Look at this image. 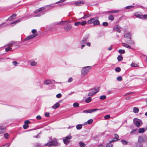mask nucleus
Returning a JSON list of instances; mask_svg holds the SVG:
<instances>
[{
    "label": "nucleus",
    "mask_w": 147,
    "mask_h": 147,
    "mask_svg": "<svg viewBox=\"0 0 147 147\" xmlns=\"http://www.w3.org/2000/svg\"><path fill=\"white\" fill-rule=\"evenodd\" d=\"M63 23L65 24L66 26L64 27V29L66 31H68L70 30L72 28L71 25L68 24V22L67 21H63L61 22H57L55 23V24H63Z\"/></svg>",
    "instance_id": "nucleus-1"
},
{
    "label": "nucleus",
    "mask_w": 147,
    "mask_h": 147,
    "mask_svg": "<svg viewBox=\"0 0 147 147\" xmlns=\"http://www.w3.org/2000/svg\"><path fill=\"white\" fill-rule=\"evenodd\" d=\"M91 68L90 66H87L83 67L81 70V74L84 75L87 74Z\"/></svg>",
    "instance_id": "nucleus-2"
},
{
    "label": "nucleus",
    "mask_w": 147,
    "mask_h": 147,
    "mask_svg": "<svg viewBox=\"0 0 147 147\" xmlns=\"http://www.w3.org/2000/svg\"><path fill=\"white\" fill-rule=\"evenodd\" d=\"M58 144V142L57 140L54 139L52 140L50 142L45 144V146H56Z\"/></svg>",
    "instance_id": "nucleus-3"
},
{
    "label": "nucleus",
    "mask_w": 147,
    "mask_h": 147,
    "mask_svg": "<svg viewBox=\"0 0 147 147\" xmlns=\"http://www.w3.org/2000/svg\"><path fill=\"white\" fill-rule=\"evenodd\" d=\"M146 136L143 134L139 136L138 141L140 143H142L146 141Z\"/></svg>",
    "instance_id": "nucleus-4"
},
{
    "label": "nucleus",
    "mask_w": 147,
    "mask_h": 147,
    "mask_svg": "<svg viewBox=\"0 0 147 147\" xmlns=\"http://www.w3.org/2000/svg\"><path fill=\"white\" fill-rule=\"evenodd\" d=\"M84 3V1L83 0H79L74 2L73 5H75L77 6H81Z\"/></svg>",
    "instance_id": "nucleus-5"
},
{
    "label": "nucleus",
    "mask_w": 147,
    "mask_h": 147,
    "mask_svg": "<svg viewBox=\"0 0 147 147\" xmlns=\"http://www.w3.org/2000/svg\"><path fill=\"white\" fill-rule=\"evenodd\" d=\"M72 138V137L70 136H68L63 138V142L65 144H67L69 142V140Z\"/></svg>",
    "instance_id": "nucleus-6"
},
{
    "label": "nucleus",
    "mask_w": 147,
    "mask_h": 147,
    "mask_svg": "<svg viewBox=\"0 0 147 147\" xmlns=\"http://www.w3.org/2000/svg\"><path fill=\"white\" fill-rule=\"evenodd\" d=\"M89 36L88 35L83 37L82 39L81 40L80 42V44L85 45L88 39V38Z\"/></svg>",
    "instance_id": "nucleus-7"
},
{
    "label": "nucleus",
    "mask_w": 147,
    "mask_h": 147,
    "mask_svg": "<svg viewBox=\"0 0 147 147\" xmlns=\"http://www.w3.org/2000/svg\"><path fill=\"white\" fill-rule=\"evenodd\" d=\"M38 35V34H33L27 36L25 39V40H28L31 39Z\"/></svg>",
    "instance_id": "nucleus-8"
},
{
    "label": "nucleus",
    "mask_w": 147,
    "mask_h": 147,
    "mask_svg": "<svg viewBox=\"0 0 147 147\" xmlns=\"http://www.w3.org/2000/svg\"><path fill=\"white\" fill-rule=\"evenodd\" d=\"M121 28V27L120 26L118 25H116L114 27V29L115 30L117 31L118 32H121V30L120 29Z\"/></svg>",
    "instance_id": "nucleus-9"
},
{
    "label": "nucleus",
    "mask_w": 147,
    "mask_h": 147,
    "mask_svg": "<svg viewBox=\"0 0 147 147\" xmlns=\"http://www.w3.org/2000/svg\"><path fill=\"white\" fill-rule=\"evenodd\" d=\"M52 83L51 81L49 80H46L44 82V84L45 85H48Z\"/></svg>",
    "instance_id": "nucleus-10"
},
{
    "label": "nucleus",
    "mask_w": 147,
    "mask_h": 147,
    "mask_svg": "<svg viewBox=\"0 0 147 147\" xmlns=\"http://www.w3.org/2000/svg\"><path fill=\"white\" fill-rule=\"evenodd\" d=\"M16 14H13L12 15L9 17L7 20L11 21L13 19H15L16 17Z\"/></svg>",
    "instance_id": "nucleus-11"
},
{
    "label": "nucleus",
    "mask_w": 147,
    "mask_h": 147,
    "mask_svg": "<svg viewBox=\"0 0 147 147\" xmlns=\"http://www.w3.org/2000/svg\"><path fill=\"white\" fill-rule=\"evenodd\" d=\"M24 18V17L22 18H20V19L17 20H16L14 22H12L10 24H16L20 22V20L23 19Z\"/></svg>",
    "instance_id": "nucleus-12"
},
{
    "label": "nucleus",
    "mask_w": 147,
    "mask_h": 147,
    "mask_svg": "<svg viewBox=\"0 0 147 147\" xmlns=\"http://www.w3.org/2000/svg\"><path fill=\"white\" fill-rule=\"evenodd\" d=\"M114 136L115 138H114V140L110 141V142H112L117 140L118 138H119L118 135L116 134H115L114 135Z\"/></svg>",
    "instance_id": "nucleus-13"
},
{
    "label": "nucleus",
    "mask_w": 147,
    "mask_h": 147,
    "mask_svg": "<svg viewBox=\"0 0 147 147\" xmlns=\"http://www.w3.org/2000/svg\"><path fill=\"white\" fill-rule=\"evenodd\" d=\"M135 16L136 17L141 19H143V15L139 13H136L134 14Z\"/></svg>",
    "instance_id": "nucleus-14"
},
{
    "label": "nucleus",
    "mask_w": 147,
    "mask_h": 147,
    "mask_svg": "<svg viewBox=\"0 0 147 147\" xmlns=\"http://www.w3.org/2000/svg\"><path fill=\"white\" fill-rule=\"evenodd\" d=\"M60 104L59 102H57L52 107V108L53 109H56L58 108Z\"/></svg>",
    "instance_id": "nucleus-15"
},
{
    "label": "nucleus",
    "mask_w": 147,
    "mask_h": 147,
    "mask_svg": "<svg viewBox=\"0 0 147 147\" xmlns=\"http://www.w3.org/2000/svg\"><path fill=\"white\" fill-rule=\"evenodd\" d=\"M45 9V8L44 7H42L38 9L35 10L34 11V13H37L38 12H40L41 11L44 10Z\"/></svg>",
    "instance_id": "nucleus-16"
},
{
    "label": "nucleus",
    "mask_w": 147,
    "mask_h": 147,
    "mask_svg": "<svg viewBox=\"0 0 147 147\" xmlns=\"http://www.w3.org/2000/svg\"><path fill=\"white\" fill-rule=\"evenodd\" d=\"M5 131V129L3 126L0 127V134H2Z\"/></svg>",
    "instance_id": "nucleus-17"
},
{
    "label": "nucleus",
    "mask_w": 147,
    "mask_h": 147,
    "mask_svg": "<svg viewBox=\"0 0 147 147\" xmlns=\"http://www.w3.org/2000/svg\"><path fill=\"white\" fill-rule=\"evenodd\" d=\"M16 42L14 41H11L9 43H8L6 45V46H12L13 44H15Z\"/></svg>",
    "instance_id": "nucleus-18"
},
{
    "label": "nucleus",
    "mask_w": 147,
    "mask_h": 147,
    "mask_svg": "<svg viewBox=\"0 0 147 147\" xmlns=\"http://www.w3.org/2000/svg\"><path fill=\"white\" fill-rule=\"evenodd\" d=\"M135 124L137 127H140V121L138 120L136 121L135 122Z\"/></svg>",
    "instance_id": "nucleus-19"
},
{
    "label": "nucleus",
    "mask_w": 147,
    "mask_h": 147,
    "mask_svg": "<svg viewBox=\"0 0 147 147\" xmlns=\"http://www.w3.org/2000/svg\"><path fill=\"white\" fill-rule=\"evenodd\" d=\"M122 45L124 47H126L128 49H131V47L130 46H129V45H128V44H127L126 43H122Z\"/></svg>",
    "instance_id": "nucleus-20"
},
{
    "label": "nucleus",
    "mask_w": 147,
    "mask_h": 147,
    "mask_svg": "<svg viewBox=\"0 0 147 147\" xmlns=\"http://www.w3.org/2000/svg\"><path fill=\"white\" fill-rule=\"evenodd\" d=\"M124 38H129L131 39V37L130 35V33H127L125 34L124 36Z\"/></svg>",
    "instance_id": "nucleus-21"
},
{
    "label": "nucleus",
    "mask_w": 147,
    "mask_h": 147,
    "mask_svg": "<svg viewBox=\"0 0 147 147\" xmlns=\"http://www.w3.org/2000/svg\"><path fill=\"white\" fill-rule=\"evenodd\" d=\"M92 90L95 92V93H96L99 91V87H96L92 89Z\"/></svg>",
    "instance_id": "nucleus-22"
},
{
    "label": "nucleus",
    "mask_w": 147,
    "mask_h": 147,
    "mask_svg": "<svg viewBox=\"0 0 147 147\" xmlns=\"http://www.w3.org/2000/svg\"><path fill=\"white\" fill-rule=\"evenodd\" d=\"M95 94V92L92 89L91 91L88 94V95L89 96H92Z\"/></svg>",
    "instance_id": "nucleus-23"
},
{
    "label": "nucleus",
    "mask_w": 147,
    "mask_h": 147,
    "mask_svg": "<svg viewBox=\"0 0 147 147\" xmlns=\"http://www.w3.org/2000/svg\"><path fill=\"white\" fill-rule=\"evenodd\" d=\"M145 131V129L144 128H140L138 129V132L140 133H143Z\"/></svg>",
    "instance_id": "nucleus-24"
},
{
    "label": "nucleus",
    "mask_w": 147,
    "mask_h": 147,
    "mask_svg": "<svg viewBox=\"0 0 147 147\" xmlns=\"http://www.w3.org/2000/svg\"><path fill=\"white\" fill-rule=\"evenodd\" d=\"M139 111V110L138 108L134 107L133 109V112L135 113H138Z\"/></svg>",
    "instance_id": "nucleus-25"
},
{
    "label": "nucleus",
    "mask_w": 147,
    "mask_h": 147,
    "mask_svg": "<svg viewBox=\"0 0 147 147\" xmlns=\"http://www.w3.org/2000/svg\"><path fill=\"white\" fill-rule=\"evenodd\" d=\"M92 100V98L90 97H88L86 99L85 102L86 103H89Z\"/></svg>",
    "instance_id": "nucleus-26"
},
{
    "label": "nucleus",
    "mask_w": 147,
    "mask_h": 147,
    "mask_svg": "<svg viewBox=\"0 0 147 147\" xmlns=\"http://www.w3.org/2000/svg\"><path fill=\"white\" fill-rule=\"evenodd\" d=\"M119 10L114 11V10H112L109 11L107 12L108 13H116L118 12H119Z\"/></svg>",
    "instance_id": "nucleus-27"
},
{
    "label": "nucleus",
    "mask_w": 147,
    "mask_h": 147,
    "mask_svg": "<svg viewBox=\"0 0 147 147\" xmlns=\"http://www.w3.org/2000/svg\"><path fill=\"white\" fill-rule=\"evenodd\" d=\"M79 144L80 147H84L85 146V144L82 142H79Z\"/></svg>",
    "instance_id": "nucleus-28"
},
{
    "label": "nucleus",
    "mask_w": 147,
    "mask_h": 147,
    "mask_svg": "<svg viewBox=\"0 0 147 147\" xmlns=\"http://www.w3.org/2000/svg\"><path fill=\"white\" fill-rule=\"evenodd\" d=\"M76 127L78 129H80L82 128V124H78L76 126Z\"/></svg>",
    "instance_id": "nucleus-29"
},
{
    "label": "nucleus",
    "mask_w": 147,
    "mask_h": 147,
    "mask_svg": "<svg viewBox=\"0 0 147 147\" xmlns=\"http://www.w3.org/2000/svg\"><path fill=\"white\" fill-rule=\"evenodd\" d=\"M37 64L36 62L35 61H32L30 63V65L32 66H36Z\"/></svg>",
    "instance_id": "nucleus-30"
},
{
    "label": "nucleus",
    "mask_w": 147,
    "mask_h": 147,
    "mask_svg": "<svg viewBox=\"0 0 147 147\" xmlns=\"http://www.w3.org/2000/svg\"><path fill=\"white\" fill-rule=\"evenodd\" d=\"M93 24L94 25H99V21L97 19L95 21L94 23Z\"/></svg>",
    "instance_id": "nucleus-31"
},
{
    "label": "nucleus",
    "mask_w": 147,
    "mask_h": 147,
    "mask_svg": "<svg viewBox=\"0 0 147 147\" xmlns=\"http://www.w3.org/2000/svg\"><path fill=\"white\" fill-rule=\"evenodd\" d=\"M117 59L119 61H121L123 59V57L121 55L118 56L117 57Z\"/></svg>",
    "instance_id": "nucleus-32"
},
{
    "label": "nucleus",
    "mask_w": 147,
    "mask_h": 147,
    "mask_svg": "<svg viewBox=\"0 0 147 147\" xmlns=\"http://www.w3.org/2000/svg\"><path fill=\"white\" fill-rule=\"evenodd\" d=\"M106 98V96L105 95H102L99 98L100 100H104Z\"/></svg>",
    "instance_id": "nucleus-33"
},
{
    "label": "nucleus",
    "mask_w": 147,
    "mask_h": 147,
    "mask_svg": "<svg viewBox=\"0 0 147 147\" xmlns=\"http://www.w3.org/2000/svg\"><path fill=\"white\" fill-rule=\"evenodd\" d=\"M54 7V5L53 4H51L49 5H48L46 6V7H47L48 8H52Z\"/></svg>",
    "instance_id": "nucleus-34"
},
{
    "label": "nucleus",
    "mask_w": 147,
    "mask_h": 147,
    "mask_svg": "<svg viewBox=\"0 0 147 147\" xmlns=\"http://www.w3.org/2000/svg\"><path fill=\"white\" fill-rule=\"evenodd\" d=\"M73 106L74 107H79V104L77 102H75L73 104Z\"/></svg>",
    "instance_id": "nucleus-35"
},
{
    "label": "nucleus",
    "mask_w": 147,
    "mask_h": 147,
    "mask_svg": "<svg viewBox=\"0 0 147 147\" xmlns=\"http://www.w3.org/2000/svg\"><path fill=\"white\" fill-rule=\"evenodd\" d=\"M83 13L84 15V16L80 18V19H85L89 16V15L88 14L85 15H84V13Z\"/></svg>",
    "instance_id": "nucleus-36"
},
{
    "label": "nucleus",
    "mask_w": 147,
    "mask_h": 147,
    "mask_svg": "<svg viewBox=\"0 0 147 147\" xmlns=\"http://www.w3.org/2000/svg\"><path fill=\"white\" fill-rule=\"evenodd\" d=\"M99 109H92L91 110H90V113H92V112L96 111H97Z\"/></svg>",
    "instance_id": "nucleus-37"
},
{
    "label": "nucleus",
    "mask_w": 147,
    "mask_h": 147,
    "mask_svg": "<svg viewBox=\"0 0 147 147\" xmlns=\"http://www.w3.org/2000/svg\"><path fill=\"white\" fill-rule=\"evenodd\" d=\"M121 142L124 145H127V144L128 142H127L124 140H121Z\"/></svg>",
    "instance_id": "nucleus-38"
},
{
    "label": "nucleus",
    "mask_w": 147,
    "mask_h": 147,
    "mask_svg": "<svg viewBox=\"0 0 147 147\" xmlns=\"http://www.w3.org/2000/svg\"><path fill=\"white\" fill-rule=\"evenodd\" d=\"M119 52L121 54H124L125 53V51L124 50L120 49L119 50Z\"/></svg>",
    "instance_id": "nucleus-39"
},
{
    "label": "nucleus",
    "mask_w": 147,
    "mask_h": 147,
    "mask_svg": "<svg viewBox=\"0 0 147 147\" xmlns=\"http://www.w3.org/2000/svg\"><path fill=\"white\" fill-rule=\"evenodd\" d=\"M114 19V17L112 15H110L109 17V19L110 20H113Z\"/></svg>",
    "instance_id": "nucleus-40"
},
{
    "label": "nucleus",
    "mask_w": 147,
    "mask_h": 147,
    "mask_svg": "<svg viewBox=\"0 0 147 147\" xmlns=\"http://www.w3.org/2000/svg\"><path fill=\"white\" fill-rule=\"evenodd\" d=\"M93 122V120L92 119H90L89 120H88L87 122L88 123V124H91Z\"/></svg>",
    "instance_id": "nucleus-41"
},
{
    "label": "nucleus",
    "mask_w": 147,
    "mask_h": 147,
    "mask_svg": "<svg viewBox=\"0 0 147 147\" xmlns=\"http://www.w3.org/2000/svg\"><path fill=\"white\" fill-rule=\"evenodd\" d=\"M126 42L131 45H133L134 44V42L131 40L127 41Z\"/></svg>",
    "instance_id": "nucleus-42"
},
{
    "label": "nucleus",
    "mask_w": 147,
    "mask_h": 147,
    "mask_svg": "<svg viewBox=\"0 0 147 147\" xmlns=\"http://www.w3.org/2000/svg\"><path fill=\"white\" fill-rule=\"evenodd\" d=\"M5 51L7 52L9 51H12V48L10 47H8L5 49Z\"/></svg>",
    "instance_id": "nucleus-43"
},
{
    "label": "nucleus",
    "mask_w": 147,
    "mask_h": 147,
    "mask_svg": "<svg viewBox=\"0 0 147 147\" xmlns=\"http://www.w3.org/2000/svg\"><path fill=\"white\" fill-rule=\"evenodd\" d=\"M66 0H60V1L56 2V3H55L54 4H57L60 3H62L65 1Z\"/></svg>",
    "instance_id": "nucleus-44"
},
{
    "label": "nucleus",
    "mask_w": 147,
    "mask_h": 147,
    "mask_svg": "<svg viewBox=\"0 0 147 147\" xmlns=\"http://www.w3.org/2000/svg\"><path fill=\"white\" fill-rule=\"evenodd\" d=\"M111 143L109 142V143L107 144L106 147H113Z\"/></svg>",
    "instance_id": "nucleus-45"
},
{
    "label": "nucleus",
    "mask_w": 147,
    "mask_h": 147,
    "mask_svg": "<svg viewBox=\"0 0 147 147\" xmlns=\"http://www.w3.org/2000/svg\"><path fill=\"white\" fill-rule=\"evenodd\" d=\"M115 71L117 72H119L121 71V68L119 67H117L115 69Z\"/></svg>",
    "instance_id": "nucleus-46"
},
{
    "label": "nucleus",
    "mask_w": 147,
    "mask_h": 147,
    "mask_svg": "<svg viewBox=\"0 0 147 147\" xmlns=\"http://www.w3.org/2000/svg\"><path fill=\"white\" fill-rule=\"evenodd\" d=\"M4 136L5 138L7 139L9 136V135L7 133H6L4 134Z\"/></svg>",
    "instance_id": "nucleus-47"
},
{
    "label": "nucleus",
    "mask_w": 147,
    "mask_h": 147,
    "mask_svg": "<svg viewBox=\"0 0 147 147\" xmlns=\"http://www.w3.org/2000/svg\"><path fill=\"white\" fill-rule=\"evenodd\" d=\"M12 63L15 66H16L18 64V63L16 61H13L12 62Z\"/></svg>",
    "instance_id": "nucleus-48"
},
{
    "label": "nucleus",
    "mask_w": 147,
    "mask_h": 147,
    "mask_svg": "<svg viewBox=\"0 0 147 147\" xmlns=\"http://www.w3.org/2000/svg\"><path fill=\"white\" fill-rule=\"evenodd\" d=\"M117 79L118 81H120L122 80V78L121 76H119L117 78Z\"/></svg>",
    "instance_id": "nucleus-49"
},
{
    "label": "nucleus",
    "mask_w": 147,
    "mask_h": 147,
    "mask_svg": "<svg viewBox=\"0 0 147 147\" xmlns=\"http://www.w3.org/2000/svg\"><path fill=\"white\" fill-rule=\"evenodd\" d=\"M28 127H29V125H28V124H25L23 125V128L25 129H27Z\"/></svg>",
    "instance_id": "nucleus-50"
},
{
    "label": "nucleus",
    "mask_w": 147,
    "mask_h": 147,
    "mask_svg": "<svg viewBox=\"0 0 147 147\" xmlns=\"http://www.w3.org/2000/svg\"><path fill=\"white\" fill-rule=\"evenodd\" d=\"M93 18H91L90 20L88 21V23L90 24L92 23H93Z\"/></svg>",
    "instance_id": "nucleus-51"
},
{
    "label": "nucleus",
    "mask_w": 147,
    "mask_h": 147,
    "mask_svg": "<svg viewBox=\"0 0 147 147\" xmlns=\"http://www.w3.org/2000/svg\"><path fill=\"white\" fill-rule=\"evenodd\" d=\"M10 144L9 143H7L3 145L2 146L3 147H9Z\"/></svg>",
    "instance_id": "nucleus-52"
},
{
    "label": "nucleus",
    "mask_w": 147,
    "mask_h": 147,
    "mask_svg": "<svg viewBox=\"0 0 147 147\" xmlns=\"http://www.w3.org/2000/svg\"><path fill=\"white\" fill-rule=\"evenodd\" d=\"M102 25L104 26H107L108 25V24L107 22H103L102 23Z\"/></svg>",
    "instance_id": "nucleus-53"
},
{
    "label": "nucleus",
    "mask_w": 147,
    "mask_h": 147,
    "mask_svg": "<svg viewBox=\"0 0 147 147\" xmlns=\"http://www.w3.org/2000/svg\"><path fill=\"white\" fill-rule=\"evenodd\" d=\"M80 22H77L74 23V25L76 26H79L80 25Z\"/></svg>",
    "instance_id": "nucleus-54"
},
{
    "label": "nucleus",
    "mask_w": 147,
    "mask_h": 147,
    "mask_svg": "<svg viewBox=\"0 0 147 147\" xmlns=\"http://www.w3.org/2000/svg\"><path fill=\"white\" fill-rule=\"evenodd\" d=\"M134 6H128L126 7L125 8L127 9H131Z\"/></svg>",
    "instance_id": "nucleus-55"
},
{
    "label": "nucleus",
    "mask_w": 147,
    "mask_h": 147,
    "mask_svg": "<svg viewBox=\"0 0 147 147\" xmlns=\"http://www.w3.org/2000/svg\"><path fill=\"white\" fill-rule=\"evenodd\" d=\"M86 24V22L85 21H83L82 22L81 25L84 26Z\"/></svg>",
    "instance_id": "nucleus-56"
},
{
    "label": "nucleus",
    "mask_w": 147,
    "mask_h": 147,
    "mask_svg": "<svg viewBox=\"0 0 147 147\" xmlns=\"http://www.w3.org/2000/svg\"><path fill=\"white\" fill-rule=\"evenodd\" d=\"M110 115H105V119H108L110 118Z\"/></svg>",
    "instance_id": "nucleus-57"
},
{
    "label": "nucleus",
    "mask_w": 147,
    "mask_h": 147,
    "mask_svg": "<svg viewBox=\"0 0 147 147\" xmlns=\"http://www.w3.org/2000/svg\"><path fill=\"white\" fill-rule=\"evenodd\" d=\"M72 80H73L72 78L71 77H70V78H69V79L68 82H69L70 83V82H72Z\"/></svg>",
    "instance_id": "nucleus-58"
},
{
    "label": "nucleus",
    "mask_w": 147,
    "mask_h": 147,
    "mask_svg": "<svg viewBox=\"0 0 147 147\" xmlns=\"http://www.w3.org/2000/svg\"><path fill=\"white\" fill-rule=\"evenodd\" d=\"M84 113H90V110H85L83 111Z\"/></svg>",
    "instance_id": "nucleus-59"
},
{
    "label": "nucleus",
    "mask_w": 147,
    "mask_h": 147,
    "mask_svg": "<svg viewBox=\"0 0 147 147\" xmlns=\"http://www.w3.org/2000/svg\"><path fill=\"white\" fill-rule=\"evenodd\" d=\"M32 32L34 34H35V33L36 32V30L35 29H33L32 30Z\"/></svg>",
    "instance_id": "nucleus-60"
},
{
    "label": "nucleus",
    "mask_w": 147,
    "mask_h": 147,
    "mask_svg": "<svg viewBox=\"0 0 147 147\" xmlns=\"http://www.w3.org/2000/svg\"><path fill=\"white\" fill-rule=\"evenodd\" d=\"M61 94L60 93L56 95V97L57 98H60L61 97Z\"/></svg>",
    "instance_id": "nucleus-61"
},
{
    "label": "nucleus",
    "mask_w": 147,
    "mask_h": 147,
    "mask_svg": "<svg viewBox=\"0 0 147 147\" xmlns=\"http://www.w3.org/2000/svg\"><path fill=\"white\" fill-rule=\"evenodd\" d=\"M36 118L38 120H40L41 119V117L40 115H38L36 117Z\"/></svg>",
    "instance_id": "nucleus-62"
},
{
    "label": "nucleus",
    "mask_w": 147,
    "mask_h": 147,
    "mask_svg": "<svg viewBox=\"0 0 147 147\" xmlns=\"http://www.w3.org/2000/svg\"><path fill=\"white\" fill-rule=\"evenodd\" d=\"M50 114L49 113H45V116L46 117H48L49 116Z\"/></svg>",
    "instance_id": "nucleus-63"
},
{
    "label": "nucleus",
    "mask_w": 147,
    "mask_h": 147,
    "mask_svg": "<svg viewBox=\"0 0 147 147\" xmlns=\"http://www.w3.org/2000/svg\"><path fill=\"white\" fill-rule=\"evenodd\" d=\"M41 145L40 143H36L35 147H40Z\"/></svg>",
    "instance_id": "nucleus-64"
}]
</instances>
